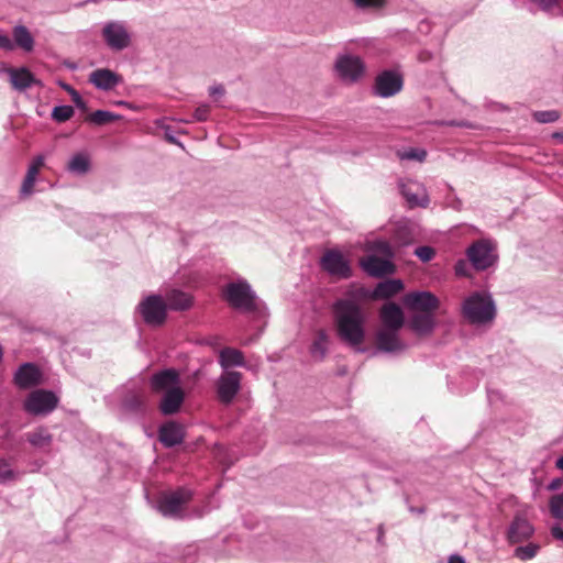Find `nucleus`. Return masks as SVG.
<instances>
[{
  "label": "nucleus",
  "instance_id": "36",
  "mask_svg": "<svg viewBox=\"0 0 563 563\" xmlns=\"http://www.w3.org/2000/svg\"><path fill=\"white\" fill-rule=\"evenodd\" d=\"M549 508L551 515L560 519L563 514V494L553 495L550 499Z\"/></svg>",
  "mask_w": 563,
  "mask_h": 563
},
{
  "label": "nucleus",
  "instance_id": "53",
  "mask_svg": "<svg viewBox=\"0 0 563 563\" xmlns=\"http://www.w3.org/2000/svg\"><path fill=\"white\" fill-rule=\"evenodd\" d=\"M552 137H553V139H556V140H559L560 142H562V143H563V132H554V133L552 134Z\"/></svg>",
  "mask_w": 563,
  "mask_h": 563
},
{
  "label": "nucleus",
  "instance_id": "30",
  "mask_svg": "<svg viewBox=\"0 0 563 563\" xmlns=\"http://www.w3.org/2000/svg\"><path fill=\"white\" fill-rule=\"evenodd\" d=\"M26 440L35 448L45 449L52 443L53 437L44 427H38L26 433Z\"/></svg>",
  "mask_w": 563,
  "mask_h": 563
},
{
  "label": "nucleus",
  "instance_id": "35",
  "mask_svg": "<svg viewBox=\"0 0 563 563\" xmlns=\"http://www.w3.org/2000/svg\"><path fill=\"white\" fill-rule=\"evenodd\" d=\"M74 115V109L70 106H58L53 109L52 117L57 122H65Z\"/></svg>",
  "mask_w": 563,
  "mask_h": 563
},
{
  "label": "nucleus",
  "instance_id": "14",
  "mask_svg": "<svg viewBox=\"0 0 563 563\" xmlns=\"http://www.w3.org/2000/svg\"><path fill=\"white\" fill-rule=\"evenodd\" d=\"M13 382L20 389H30L43 383V374L36 364L24 363L16 369Z\"/></svg>",
  "mask_w": 563,
  "mask_h": 563
},
{
  "label": "nucleus",
  "instance_id": "8",
  "mask_svg": "<svg viewBox=\"0 0 563 563\" xmlns=\"http://www.w3.org/2000/svg\"><path fill=\"white\" fill-rule=\"evenodd\" d=\"M321 268L336 279H347L352 276L349 261L338 250H327L320 260Z\"/></svg>",
  "mask_w": 563,
  "mask_h": 563
},
{
  "label": "nucleus",
  "instance_id": "6",
  "mask_svg": "<svg viewBox=\"0 0 563 563\" xmlns=\"http://www.w3.org/2000/svg\"><path fill=\"white\" fill-rule=\"evenodd\" d=\"M467 261L476 271H485L497 261L495 244L488 240H478L466 250Z\"/></svg>",
  "mask_w": 563,
  "mask_h": 563
},
{
  "label": "nucleus",
  "instance_id": "16",
  "mask_svg": "<svg viewBox=\"0 0 563 563\" xmlns=\"http://www.w3.org/2000/svg\"><path fill=\"white\" fill-rule=\"evenodd\" d=\"M400 330L379 328L375 334V344L379 351L393 353L401 352L406 345L399 336Z\"/></svg>",
  "mask_w": 563,
  "mask_h": 563
},
{
  "label": "nucleus",
  "instance_id": "51",
  "mask_svg": "<svg viewBox=\"0 0 563 563\" xmlns=\"http://www.w3.org/2000/svg\"><path fill=\"white\" fill-rule=\"evenodd\" d=\"M563 484V481L561 478H555L553 479L550 484H549V489L550 490H555V489H559Z\"/></svg>",
  "mask_w": 563,
  "mask_h": 563
},
{
  "label": "nucleus",
  "instance_id": "13",
  "mask_svg": "<svg viewBox=\"0 0 563 563\" xmlns=\"http://www.w3.org/2000/svg\"><path fill=\"white\" fill-rule=\"evenodd\" d=\"M404 303L415 312H434L440 307L439 299L430 291L409 292L405 296Z\"/></svg>",
  "mask_w": 563,
  "mask_h": 563
},
{
  "label": "nucleus",
  "instance_id": "4",
  "mask_svg": "<svg viewBox=\"0 0 563 563\" xmlns=\"http://www.w3.org/2000/svg\"><path fill=\"white\" fill-rule=\"evenodd\" d=\"M222 297L234 309L255 311L256 296L246 280L229 283L222 288Z\"/></svg>",
  "mask_w": 563,
  "mask_h": 563
},
{
  "label": "nucleus",
  "instance_id": "47",
  "mask_svg": "<svg viewBox=\"0 0 563 563\" xmlns=\"http://www.w3.org/2000/svg\"><path fill=\"white\" fill-rule=\"evenodd\" d=\"M534 3H537L539 7H541L543 10H549L558 4L559 0H532Z\"/></svg>",
  "mask_w": 563,
  "mask_h": 563
},
{
  "label": "nucleus",
  "instance_id": "34",
  "mask_svg": "<svg viewBox=\"0 0 563 563\" xmlns=\"http://www.w3.org/2000/svg\"><path fill=\"white\" fill-rule=\"evenodd\" d=\"M539 550H540L539 544L529 543L523 547H518L515 550L514 555L521 561H527V560L533 559L538 554Z\"/></svg>",
  "mask_w": 563,
  "mask_h": 563
},
{
  "label": "nucleus",
  "instance_id": "9",
  "mask_svg": "<svg viewBox=\"0 0 563 563\" xmlns=\"http://www.w3.org/2000/svg\"><path fill=\"white\" fill-rule=\"evenodd\" d=\"M139 311L145 323L162 325L167 317V305L161 296L151 295L140 302Z\"/></svg>",
  "mask_w": 563,
  "mask_h": 563
},
{
  "label": "nucleus",
  "instance_id": "10",
  "mask_svg": "<svg viewBox=\"0 0 563 563\" xmlns=\"http://www.w3.org/2000/svg\"><path fill=\"white\" fill-rule=\"evenodd\" d=\"M191 492L186 488H178L174 492L165 493L158 501L159 511L164 516H177L185 506L191 500Z\"/></svg>",
  "mask_w": 563,
  "mask_h": 563
},
{
  "label": "nucleus",
  "instance_id": "24",
  "mask_svg": "<svg viewBox=\"0 0 563 563\" xmlns=\"http://www.w3.org/2000/svg\"><path fill=\"white\" fill-rule=\"evenodd\" d=\"M167 308L172 310H186L192 305V298L187 292L178 289H172L165 295Z\"/></svg>",
  "mask_w": 563,
  "mask_h": 563
},
{
  "label": "nucleus",
  "instance_id": "43",
  "mask_svg": "<svg viewBox=\"0 0 563 563\" xmlns=\"http://www.w3.org/2000/svg\"><path fill=\"white\" fill-rule=\"evenodd\" d=\"M62 87L70 95L71 100L75 104L81 109H86V102L82 100L77 90H75L71 86L67 84H63Z\"/></svg>",
  "mask_w": 563,
  "mask_h": 563
},
{
  "label": "nucleus",
  "instance_id": "49",
  "mask_svg": "<svg viewBox=\"0 0 563 563\" xmlns=\"http://www.w3.org/2000/svg\"><path fill=\"white\" fill-rule=\"evenodd\" d=\"M551 534L554 539L563 542V529L560 526L552 527Z\"/></svg>",
  "mask_w": 563,
  "mask_h": 563
},
{
  "label": "nucleus",
  "instance_id": "15",
  "mask_svg": "<svg viewBox=\"0 0 563 563\" xmlns=\"http://www.w3.org/2000/svg\"><path fill=\"white\" fill-rule=\"evenodd\" d=\"M362 269L372 277H384L395 273L396 266L387 258L376 255L363 256L360 260Z\"/></svg>",
  "mask_w": 563,
  "mask_h": 563
},
{
  "label": "nucleus",
  "instance_id": "50",
  "mask_svg": "<svg viewBox=\"0 0 563 563\" xmlns=\"http://www.w3.org/2000/svg\"><path fill=\"white\" fill-rule=\"evenodd\" d=\"M209 92H210V96H212V97L222 96L224 93V89L222 86L211 87Z\"/></svg>",
  "mask_w": 563,
  "mask_h": 563
},
{
  "label": "nucleus",
  "instance_id": "40",
  "mask_svg": "<svg viewBox=\"0 0 563 563\" xmlns=\"http://www.w3.org/2000/svg\"><path fill=\"white\" fill-rule=\"evenodd\" d=\"M353 2L361 9H380L385 5L386 0H353Z\"/></svg>",
  "mask_w": 563,
  "mask_h": 563
},
{
  "label": "nucleus",
  "instance_id": "3",
  "mask_svg": "<svg viewBox=\"0 0 563 563\" xmlns=\"http://www.w3.org/2000/svg\"><path fill=\"white\" fill-rule=\"evenodd\" d=\"M463 317L472 324L490 323L496 317L492 297L484 292H473L463 302Z\"/></svg>",
  "mask_w": 563,
  "mask_h": 563
},
{
  "label": "nucleus",
  "instance_id": "21",
  "mask_svg": "<svg viewBox=\"0 0 563 563\" xmlns=\"http://www.w3.org/2000/svg\"><path fill=\"white\" fill-rule=\"evenodd\" d=\"M158 438L166 448H173L184 441L185 432L179 423L169 421L159 428Z\"/></svg>",
  "mask_w": 563,
  "mask_h": 563
},
{
  "label": "nucleus",
  "instance_id": "29",
  "mask_svg": "<svg viewBox=\"0 0 563 563\" xmlns=\"http://www.w3.org/2000/svg\"><path fill=\"white\" fill-rule=\"evenodd\" d=\"M433 312H416L411 318V328L418 333H429L434 327Z\"/></svg>",
  "mask_w": 563,
  "mask_h": 563
},
{
  "label": "nucleus",
  "instance_id": "54",
  "mask_svg": "<svg viewBox=\"0 0 563 563\" xmlns=\"http://www.w3.org/2000/svg\"><path fill=\"white\" fill-rule=\"evenodd\" d=\"M555 466L563 471V456L556 460Z\"/></svg>",
  "mask_w": 563,
  "mask_h": 563
},
{
  "label": "nucleus",
  "instance_id": "19",
  "mask_svg": "<svg viewBox=\"0 0 563 563\" xmlns=\"http://www.w3.org/2000/svg\"><path fill=\"white\" fill-rule=\"evenodd\" d=\"M401 194L405 197L410 208L422 207L426 208L429 203V198L426 188L417 181H407L401 185Z\"/></svg>",
  "mask_w": 563,
  "mask_h": 563
},
{
  "label": "nucleus",
  "instance_id": "26",
  "mask_svg": "<svg viewBox=\"0 0 563 563\" xmlns=\"http://www.w3.org/2000/svg\"><path fill=\"white\" fill-rule=\"evenodd\" d=\"M10 82L16 90H25L36 82L33 74L27 68L10 69Z\"/></svg>",
  "mask_w": 563,
  "mask_h": 563
},
{
  "label": "nucleus",
  "instance_id": "48",
  "mask_svg": "<svg viewBox=\"0 0 563 563\" xmlns=\"http://www.w3.org/2000/svg\"><path fill=\"white\" fill-rule=\"evenodd\" d=\"M13 46L14 45L9 36L0 34V47H2L5 51H11L13 49Z\"/></svg>",
  "mask_w": 563,
  "mask_h": 563
},
{
  "label": "nucleus",
  "instance_id": "33",
  "mask_svg": "<svg viewBox=\"0 0 563 563\" xmlns=\"http://www.w3.org/2000/svg\"><path fill=\"white\" fill-rule=\"evenodd\" d=\"M119 119H121V115L104 110H97L87 118L88 121L96 125H104Z\"/></svg>",
  "mask_w": 563,
  "mask_h": 563
},
{
  "label": "nucleus",
  "instance_id": "44",
  "mask_svg": "<svg viewBox=\"0 0 563 563\" xmlns=\"http://www.w3.org/2000/svg\"><path fill=\"white\" fill-rule=\"evenodd\" d=\"M209 114H210V106L208 104H201L199 106L195 112H194V118L196 121H200V122H203V121H207L208 118H209Z\"/></svg>",
  "mask_w": 563,
  "mask_h": 563
},
{
  "label": "nucleus",
  "instance_id": "27",
  "mask_svg": "<svg viewBox=\"0 0 563 563\" xmlns=\"http://www.w3.org/2000/svg\"><path fill=\"white\" fill-rule=\"evenodd\" d=\"M404 285L399 279H388L375 287L373 297L375 299H387L398 294Z\"/></svg>",
  "mask_w": 563,
  "mask_h": 563
},
{
  "label": "nucleus",
  "instance_id": "55",
  "mask_svg": "<svg viewBox=\"0 0 563 563\" xmlns=\"http://www.w3.org/2000/svg\"><path fill=\"white\" fill-rule=\"evenodd\" d=\"M560 519H563V512H562V516L560 517Z\"/></svg>",
  "mask_w": 563,
  "mask_h": 563
},
{
  "label": "nucleus",
  "instance_id": "20",
  "mask_svg": "<svg viewBox=\"0 0 563 563\" xmlns=\"http://www.w3.org/2000/svg\"><path fill=\"white\" fill-rule=\"evenodd\" d=\"M533 532L534 529L527 519L516 516L508 529L507 539L511 544L520 543L528 540Z\"/></svg>",
  "mask_w": 563,
  "mask_h": 563
},
{
  "label": "nucleus",
  "instance_id": "11",
  "mask_svg": "<svg viewBox=\"0 0 563 563\" xmlns=\"http://www.w3.org/2000/svg\"><path fill=\"white\" fill-rule=\"evenodd\" d=\"M102 37L107 45L114 51H122L131 44L130 33L120 22L107 23L102 29Z\"/></svg>",
  "mask_w": 563,
  "mask_h": 563
},
{
  "label": "nucleus",
  "instance_id": "7",
  "mask_svg": "<svg viewBox=\"0 0 563 563\" xmlns=\"http://www.w3.org/2000/svg\"><path fill=\"white\" fill-rule=\"evenodd\" d=\"M58 405V397L51 390L36 389L31 391L24 400V410L31 415H46Z\"/></svg>",
  "mask_w": 563,
  "mask_h": 563
},
{
  "label": "nucleus",
  "instance_id": "37",
  "mask_svg": "<svg viewBox=\"0 0 563 563\" xmlns=\"http://www.w3.org/2000/svg\"><path fill=\"white\" fill-rule=\"evenodd\" d=\"M536 121L540 123H551L555 122L560 118V113L556 110L550 111H538L533 114Z\"/></svg>",
  "mask_w": 563,
  "mask_h": 563
},
{
  "label": "nucleus",
  "instance_id": "17",
  "mask_svg": "<svg viewBox=\"0 0 563 563\" xmlns=\"http://www.w3.org/2000/svg\"><path fill=\"white\" fill-rule=\"evenodd\" d=\"M335 68L340 77L350 81L357 80L364 71V65L361 58L350 55L340 57L336 60Z\"/></svg>",
  "mask_w": 563,
  "mask_h": 563
},
{
  "label": "nucleus",
  "instance_id": "28",
  "mask_svg": "<svg viewBox=\"0 0 563 563\" xmlns=\"http://www.w3.org/2000/svg\"><path fill=\"white\" fill-rule=\"evenodd\" d=\"M329 335L325 330L320 329L316 332L310 353L313 358L322 361L328 353Z\"/></svg>",
  "mask_w": 563,
  "mask_h": 563
},
{
  "label": "nucleus",
  "instance_id": "5",
  "mask_svg": "<svg viewBox=\"0 0 563 563\" xmlns=\"http://www.w3.org/2000/svg\"><path fill=\"white\" fill-rule=\"evenodd\" d=\"M243 374L238 371H223L216 380V395L221 405H231L242 387Z\"/></svg>",
  "mask_w": 563,
  "mask_h": 563
},
{
  "label": "nucleus",
  "instance_id": "22",
  "mask_svg": "<svg viewBox=\"0 0 563 563\" xmlns=\"http://www.w3.org/2000/svg\"><path fill=\"white\" fill-rule=\"evenodd\" d=\"M89 81L98 89L111 90L121 81V77L108 68H99L89 75Z\"/></svg>",
  "mask_w": 563,
  "mask_h": 563
},
{
  "label": "nucleus",
  "instance_id": "42",
  "mask_svg": "<svg viewBox=\"0 0 563 563\" xmlns=\"http://www.w3.org/2000/svg\"><path fill=\"white\" fill-rule=\"evenodd\" d=\"M415 254L422 261V262H429L431 261L435 252L430 246H419L416 249Z\"/></svg>",
  "mask_w": 563,
  "mask_h": 563
},
{
  "label": "nucleus",
  "instance_id": "46",
  "mask_svg": "<svg viewBox=\"0 0 563 563\" xmlns=\"http://www.w3.org/2000/svg\"><path fill=\"white\" fill-rule=\"evenodd\" d=\"M129 407L133 410H143L145 408V400L141 395H134L129 400Z\"/></svg>",
  "mask_w": 563,
  "mask_h": 563
},
{
  "label": "nucleus",
  "instance_id": "38",
  "mask_svg": "<svg viewBox=\"0 0 563 563\" xmlns=\"http://www.w3.org/2000/svg\"><path fill=\"white\" fill-rule=\"evenodd\" d=\"M368 249L386 257H391L394 254L390 244L386 241H375Z\"/></svg>",
  "mask_w": 563,
  "mask_h": 563
},
{
  "label": "nucleus",
  "instance_id": "39",
  "mask_svg": "<svg viewBox=\"0 0 563 563\" xmlns=\"http://www.w3.org/2000/svg\"><path fill=\"white\" fill-rule=\"evenodd\" d=\"M14 478V472L10 468L8 462L3 459H0V483H5Z\"/></svg>",
  "mask_w": 563,
  "mask_h": 563
},
{
  "label": "nucleus",
  "instance_id": "25",
  "mask_svg": "<svg viewBox=\"0 0 563 563\" xmlns=\"http://www.w3.org/2000/svg\"><path fill=\"white\" fill-rule=\"evenodd\" d=\"M219 364L224 371L232 366H244V354L238 349L224 347L219 353Z\"/></svg>",
  "mask_w": 563,
  "mask_h": 563
},
{
  "label": "nucleus",
  "instance_id": "23",
  "mask_svg": "<svg viewBox=\"0 0 563 563\" xmlns=\"http://www.w3.org/2000/svg\"><path fill=\"white\" fill-rule=\"evenodd\" d=\"M44 166V156L37 155L31 162L26 175L21 186V194L30 196L33 192L34 185L41 168Z\"/></svg>",
  "mask_w": 563,
  "mask_h": 563
},
{
  "label": "nucleus",
  "instance_id": "52",
  "mask_svg": "<svg viewBox=\"0 0 563 563\" xmlns=\"http://www.w3.org/2000/svg\"><path fill=\"white\" fill-rule=\"evenodd\" d=\"M449 563H465V561L459 555H452L449 559Z\"/></svg>",
  "mask_w": 563,
  "mask_h": 563
},
{
  "label": "nucleus",
  "instance_id": "2",
  "mask_svg": "<svg viewBox=\"0 0 563 563\" xmlns=\"http://www.w3.org/2000/svg\"><path fill=\"white\" fill-rule=\"evenodd\" d=\"M179 382V373L174 368L159 371L151 377V390L154 394H164L158 408L165 416L178 412L184 404L185 391Z\"/></svg>",
  "mask_w": 563,
  "mask_h": 563
},
{
  "label": "nucleus",
  "instance_id": "12",
  "mask_svg": "<svg viewBox=\"0 0 563 563\" xmlns=\"http://www.w3.org/2000/svg\"><path fill=\"white\" fill-rule=\"evenodd\" d=\"M402 85L404 81L399 74L384 70L375 79L374 92L379 97L388 98L398 93L402 89Z\"/></svg>",
  "mask_w": 563,
  "mask_h": 563
},
{
  "label": "nucleus",
  "instance_id": "45",
  "mask_svg": "<svg viewBox=\"0 0 563 563\" xmlns=\"http://www.w3.org/2000/svg\"><path fill=\"white\" fill-rule=\"evenodd\" d=\"M455 274L460 277H470L468 262L466 260H460L454 266Z\"/></svg>",
  "mask_w": 563,
  "mask_h": 563
},
{
  "label": "nucleus",
  "instance_id": "18",
  "mask_svg": "<svg viewBox=\"0 0 563 563\" xmlns=\"http://www.w3.org/2000/svg\"><path fill=\"white\" fill-rule=\"evenodd\" d=\"M380 328L400 330L405 324V316L401 308L393 302H386L379 310Z\"/></svg>",
  "mask_w": 563,
  "mask_h": 563
},
{
  "label": "nucleus",
  "instance_id": "31",
  "mask_svg": "<svg viewBox=\"0 0 563 563\" xmlns=\"http://www.w3.org/2000/svg\"><path fill=\"white\" fill-rule=\"evenodd\" d=\"M67 169L77 175H85L90 169V157L87 153H77L67 164Z\"/></svg>",
  "mask_w": 563,
  "mask_h": 563
},
{
  "label": "nucleus",
  "instance_id": "41",
  "mask_svg": "<svg viewBox=\"0 0 563 563\" xmlns=\"http://www.w3.org/2000/svg\"><path fill=\"white\" fill-rule=\"evenodd\" d=\"M427 156V152L424 150L411 148L404 154H401L402 159H415L419 162H423Z\"/></svg>",
  "mask_w": 563,
  "mask_h": 563
},
{
  "label": "nucleus",
  "instance_id": "32",
  "mask_svg": "<svg viewBox=\"0 0 563 563\" xmlns=\"http://www.w3.org/2000/svg\"><path fill=\"white\" fill-rule=\"evenodd\" d=\"M13 38L15 44L26 52H31L34 47V38L23 25H18L13 29Z\"/></svg>",
  "mask_w": 563,
  "mask_h": 563
},
{
  "label": "nucleus",
  "instance_id": "1",
  "mask_svg": "<svg viewBox=\"0 0 563 563\" xmlns=\"http://www.w3.org/2000/svg\"><path fill=\"white\" fill-rule=\"evenodd\" d=\"M335 330L339 339L352 347L365 341L366 314L354 299H340L333 306Z\"/></svg>",
  "mask_w": 563,
  "mask_h": 563
}]
</instances>
